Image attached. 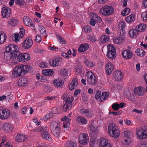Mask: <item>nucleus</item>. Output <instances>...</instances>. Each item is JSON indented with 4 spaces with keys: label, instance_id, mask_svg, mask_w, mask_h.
<instances>
[{
    "label": "nucleus",
    "instance_id": "nucleus-1",
    "mask_svg": "<svg viewBox=\"0 0 147 147\" xmlns=\"http://www.w3.org/2000/svg\"><path fill=\"white\" fill-rule=\"evenodd\" d=\"M32 68L27 65H19L16 67L13 72V75L15 77L22 76L31 71Z\"/></svg>",
    "mask_w": 147,
    "mask_h": 147
},
{
    "label": "nucleus",
    "instance_id": "nucleus-2",
    "mask_svg": "<svg viewBox=\"0 0 147 147\" xmlns=\"http://www.w3.org/2000/svg\"><path fill=\"white\" fill-rule=\"evenodd\" d=\"M108 131L111 136L115 138H118L120 134L117 126L113 123H111L109 125Z\"/></svg>",
    "mask_w": 147,
    "mask_h": 147
},
{
    "label": "nucleus",
    "instance_id": "nucleus-3",
    "mask_svg": "<svg viewBox=\"0 0 147 147\" xmlns=\"http://www.w3.org/2000/svg\"><path fill=\"white\" fill-rule=\"evenodd\" d=\"M86 78L87 83L90 85L95 86L98 81L97 78L95 74L91 71L87 72L86 75Z\"/></svg>",
    "mask_w": 147,
    "mask_h": 147
},
{
    "label": "nucleus",
    "instance_id": "nucleus-4",
    "mask_svg": "<svg viewBox=\"0 0 147 147\" xmlns=\"http://www.w3.org/2000/svg\"><path fill=\"white\" fill-rule=\"evenodd\" d=\"M63 99L65 102L63 106V109L64 111H65L68 109H71L72 107V102L74 100L73 97L70 96L68 97L66 96L65 97L64 95Z\"/></svg>",
    "mask_w": 147,
    "mask_h": 147
},
{
    "label": "nucleus",
    "instance_id": "nucleus-5",
    "mask_svg": "<svg viewBox=\"0 0 147 147\" xmlns=\"http://www.w3.org/2000/svg\"><path fill=\"white\" fill-rule=\"evenodd\" d=\"M114 11L113 8L112 6L106 5L100 9V13L102 15L109 16L113 13Z\"/></svg>",
    "mask_w": 147,
    "mask_h": 147
},
{
    "label": "nucleus",
    "instance_id": "nucleus-6",
    "mask_svg": "<svg viewBox=\"0 0 147 147\" xmlns=\"http://www.w3.org/2000/svg\"><path fill=\"white\" fill-rule=\"evenodd\" d=\"M138 138L140 140L147 138V128H139L136 132Z\"/></svg>",
    "mask_w": 147,
    "mask_h": 147
},
{
    "label": "nucleus",
    "instance_id": "nucleus-7",
    "mask_svg": "<svg viewBox=\"0 0 147 147\" xmlns=\"http://www.w3.org/2000/svg\"><path fill=\"white\" fill-rule=\"evenodd\" d=\"M116 50L114 47L111 45H107V56L110 59H113L115 57Z\"/></svg>",
    "mask_w": 147,
    "mask_h": 147
},
{
    "label": "nucleus",
    "instance_id": "nucleus-8",
    "mask_svg": "<svg viewBox=\"0 0 147 147\" xmlns=\"http://www.w3.org/2000/svg\"><path fill=\"white\" fill-rule=\"evenodd\" d=\"M17 58L18 60L19 61H25L29 60L30 58V55L27 53H21L19 52L15 55V59Z\"/></svg>",
    "mask_w": 147,
    "mask_h": 147
},
{
    "label": "nucleus",
    "instance_id": "nucleus-9",
    "mask_svg": "<svg viewBox=\"0 0 147 147\" xmlns=\"http://www.w3.org/2000/svg\"><path fill=\"white\" fill-rule=\"evenodd\" d=\"M6 50L8 51L14 55H15L19 52V49L18 47L13 44H10L6 47Z\"/></svg>",
    "mask_w": 147,
    "mask_h": 147
},
{
    "label": "nucleus",
    "instance_id": "nucleus-10",
    "mask_svg": "<svg viewBox=\"0 0 147 147\" xmlns=\"http://www.w3.org/2000/svg\"><path fill=\"white\" fill-rule=\"evenodd\" d=\"M101 93L100 91L96 90L95 93V98L97 100L100 98V101L102 102L109 96V94L107 92H103L102 94Z\"/></svg>",
    "mask_w": 147,
    "mask_h": 147
},
{
    "label": "nucleus",
    "instance_id": "nucleus-11",
    "mask_svg": "<svg viewBox=\"0 0 147 147\" xmlns=\"http://www.w3.org/2000/svg\"><path fill=\"white\" fill-rule=\"evenodd\" d=\"M33 41L31 38L30 37H27L22 43V47L25 49L30 48L32 46Z\"/></svg>",
    "mask_w": 147,
    "mask_h": 147
},
{
    "label": "nucleus",
    "instance_id": "nucleus-12",
    "mask_svg": "<svg viewBox=\"0 0 147 147\" xmlns=\"http://www.w3.org/2000/svg\"><path fill=\"white\" fill-rule=\"evenodd\" d=\"M89 128L91 131L89 135L91 137H94L96 134L99 133L98 127L94 124L91 123L89 125Z\"/></svg>",
    "mask_w": 147,
    "mask_h": 147
},
{
    "label": "nucleus",
    "instance_id": "nucleus-13",
    "mask_svg": "<svg viewBox=\"0 0 147 147\" xmlns=\"http://www.w3.org/2000/svg\"><path fill=\"white\" fill-rule=\"evenodd\" d=\"M89 141V138L87 135L85 133L80 134L79 136V143L83 145L88 143Z\"/></svg>",
    "mask_w": 147,
    "mask_h": 147
},
{
    "label": "nucleus",
    "instance_id": "nucleus-14",
    "mask_svg": "<svg viewBox=\"0 0 147 147\" xmlns=\"http://www.w3.org/2000/svg\"><path fill=\"white\" fill-rule=\"evenodd\" d=\"M10 112L8 109H0V119L3 120L7 119L10 116Z\"/></svg>",
    "mask_w": 147,
    "mask_h": 147
},
{
    "label": "nucleus",
    "instance_id": "nucleus-15",
    "mask_svg": "<svg viewBox=\"0 0 147 147\" xmlns=\"http://www.w3.org/2000/svg\"><path fill=\"white\" fill-rule=\"evenodd\" d=\"M28 140V137L26 135L22 134H18L16 137V140L19 142H23L26 141Z\"/></svg>",
    "mask_w": 147,
    "mask_h": 147
},
{
    "label": "nucleus",
    "instance_id": "nucleus-16",
    "mask_svg": "<svg viewBox=\"0 0 147 147\" xmlns=\"http://www.w3.org/2000/svg\"><path fill=\"white\" fill-rule=\"evenodd\" d=\"M119 37L118 38H113V42L116 44H121L125 40V35L120 33Z\"/></svg>",
    "mask_w": 147,
    "mask_h": 147
},
{
    "label": "nucleus",
    "instance_id": "nucleus-17",
    "mask_svg": "<svg viewBox=\"0 0 147 147\" xmlns=\"http://www.w3.org/2000/svg\"><path fill=\"white\" fill-rule=\"evenodd\" d=\"M145 88L142 86L136 87L134 89V93L139 96H142L144 94Z\"/></svg>",
    "mask_w": 147,
    "mask_h": 147
},
{
    "label": "nucleus",
    "instance_id": "nucleus-18",
    "mask_svg": "<svg viewBox=\"0 0 147 147\" xmlns=\"http://www.w3.org/2000/svg\"><path fill=\"white\" fill-rule=\"evenodd\" d=\"M11 9L9 8L4 7L2 8V16L5 18H8L9 17L10 14Z\"/></svg>",
    "mask_w": 147,
    "mask_h": 147
},
{
    "label": "nucleus",
    "instance_id": "nucleus-19",
    "mask_svg": "<svg viewBox=\"0 0 147 147\" xmlns=\"http://www.w3.org/2000/svg\"><path fill=\"white\" fill-rule=\"evenodd\" d=\"M106 70L107 74L110 75L114 68V65L111 63H109L106 65Z\"/></svg>",
    "mask_w": 147,
    "mask_h": 147
},
{
    "label": "nucleus",
    "instance_id": "nucleus-20",
    "mask_svg": "<svg viewBox=\"0 0 147 147\" xmlns=\"http://www.w3.org/2000/svg\"><path fill=\"white\" fill-rule=\"evenodd\" d=\"M4 59L7 60H13L15 59V56L8 51H6L4 53Z\"/></svg>",
    "mask_w": 147,
    "mask_h": 147
},
{
    "label": "nucleus",
    "instance_id": "nucleus-21",
    "mask_svg": "<svg viewBox=\"0 0 147 147\" xmlns=\"http://www.w3.org/2000/svg\"><path fill=\"white\" fill-rule=\"evenodd\" d=\"M59 57H56L53 59L50 60L49 63L51 66H57L59 65L60 60Z\"/></svg>",
    "mask_w": 147,
    "mask_h": 147
},
{
    "label": "nucleus",
    "instance_id": "nucleus-22",
    "mask_svg": "<svg viewBox=\"0 0 147 147\" xmlns=\"http://www.w3.org/2000/svg\"><path fill=\"white\" fill-rule=\"evenodd\" d=\"M119 29L120 30V33L124 35L125 34V23L124 21L120 22L118 24Z\"/></svg>",
    "mask_w": 147,
    "mask_h": 147
},
{
    "label": "nucleus",
    "instance_id": "nucleus-23",
    "mask_svg": "<svg viewBox=\"0 0 147 147\" xmlns=\"http://www.w3.org/2000/svg\"><path fill=\"white\" fill-rule=\"evenodd\" d=\"M2 129L6 132H10L13 130V127L10 123H5L3 125Z\"/></svg>",
    "mask_w": 147,
    "mask_h": 147
},
{
    "label": "nucleus",
    "instance_id": "nucleus-24",
    "mask_svg": "<svg viewBox=\"0 0 147 147\" xmlns=\"http://www.w3.org/2000/svg\"><path fill=\"white\" fill-rule=\"evenodd\" d=\"M123 56L126 59L131 58L132 56V53L129 50H124L122 53Z\"/></svg>",
    "mask_w": 147,
    "mask_h": 147
},
{
    "label": "nucleus",
    "instance_id": "nucleus-25",
    "mask_svg": "<svg viewBox=\"0 0 147 147\" xmlns=\"http://www.w3.org/2000/svg\"><path fill=\"white\" fill-rule=\"evenodd\" d=\"M113 76L116 80L119 81L122 79L123 74L120 71H116L114 72Z\"/></svg>",
    "mask_w": 147,
    "mask_h": 147
},
{
    "label": "nucleus",
    "instance_id": "nucleus-26",
    "mask_svg": "<svg viewBox=\"0 0 147 147\" xmlns=\"http://www.w3.org/2000/svg\"><path fill=\"white\" fill-rule=\"evenodd\" d=\"M80 111L82 114L88 117H90L92 116V113L90 110L85 109H82Z\"/></svg>",
    "mask_w": 147,
    "mask_h": 147
},
{
    "label": "nucleus",
    "instance_id": "nucleus-27",
    "mask_svg": "<svg viewBox=\"0 0 147 147\" xmlns=\"http://www.w3.org/2000/svg\"><path fill=\"white\" fill-rule=\"evenodd\" d=\"M99 145L100 147H105L109 143L107 140L104 138H101L99 140Z\"/></svg>",
    "mask_w": 147,
    "mask_h": 147
},
{
    "label": "nucleus",
    "instance_id": "nucleus-28",
    "mask_svg": "<svg viewBox=\"0 0 147 147\" xmlns=\"http://www.w3.org/2000/svg\"><path fill=\"white\" fill-rule=\"evenodd\" d=\"M24 22L26 26H33V24L32 23V20L29 17L27 16H24L23 18Z\"/></svg>",
    "mask_w": 147,
    "mask_h": 147
},
{
    "label": "nucleus",
    "instance_id": "nucleus-29",
    "mask_svg": "<svg viewBox=\"0 0 147 147\" xmlns=\"http://www.w3.org/2000/svg\"><path fill=\"white\" fill-rule=\"evenodd\" d=\"M28 82L27 79L26 78H22L18 81V84L20 86H25Z\"/></svg>",
    "mask_w": 147,
    "mask_h": 147
},
{
    "label": "nucleus",
    "instance_id": "nucleus-30",
    "mask_svg": "<svg viewBox=\"0 0 147 147\" xmlns=\"http://www.w3.org/2000/svg\"><path fill=\"white\" fill-rule=\"evenodd\" d=\"M41 136L45 140H51V139L50 136V134L47 131L41 134Z\"/></svg>",
    "mask_w": 147,
    "mask_h": 147
},
{
    "label": "nucleus",
    "instance_id": "nucleus-31",
    "mask_svg": "<svg viewBox=\"0 0 147 147\" xmlns=\"http://www.w3.org/2000/svg\"><path fill=\"white\" fill-rule=\"evenodd\" d=\"M61 128L60 127L51 130V131L52 134L55 137H56L59 136L61 133Z\"/></svg>",
    "mask_w": 147,
    "mask_h": 147
},
{
    "label": "nucleus",
    "instance_id": "nucleus-32",
    "mask_svg": "<svg viewBox=\"0 0 147 147\" xmlns=\"http://www.w3.org/2000/svg\"><path fill=\"white\" fill-rule=\"evenodd\" d=\"M138 32L136 29H132L129 30V34L131 38L136 37L138 35Z\"/></svg>",
    "mask_w": 147,
    "mask_h": 147
},
{
    "label": "nucleus",
    "instance_id": "nucleus-33",
    "mask_svg": "<svg viewBox=\"0 0 147 147\" xmlns=\"http://www.w3.org/2000/svg\"><path fill=\"white\" fill-rule=\"evenodd\" d=\"M53 82V84L57 88L61 87L63 86V82L62 80H55Z\"/></svg>",
    "mask_w": 147,
    "mask_h": 147
},
{
    "label": "nucleus",
    "instance_id": "nucleus-34",
    "mask_svg": "<svg viewBox=\"0 0 147 147\" xmlns=\"http://www.w3.org/2000/svg\"><path fill=\"white\" fill-rule=\"evenodd\" d=\"M109 37L107 35H104L101 36L100 38V43H104L109 41Z\"/></svg>",
    "mask_w": 147,
    "mask_h": 147
},
{
    "label": "nucleus",
    "instance_id": "nucleus-35",
    "mask_svg": "<svg viewBox=\"0 0 147 147\" xmlns=\"http://www.w3.org/2000/svg\"><path fill=\"white\" fill-rule=\"evenodd\" d=\"M146 28L145 25L144 24H141L136 26V29L138 32L144 31Z\"/></svg>",
    "mask_w": 147,
    "mask_h": 147
},
{
    "label": "nucleus",
    "instance_id": "nucleus-36",
    "mask_svg": "<svg viewBox=\"0 0 147 147\" xmlns=\"http://www.w3.org/2000/svg\"><path fill=\"white\" fill-rule=\"evenodd\" d=\"M89 46L87 44H82L79 47L78 50L80 51L84 52L88 49Z\"/></svg>",
    "mask_w": 147,
    "mask_h": 147
},
{
    "label": "nucleus",
    "instance_id": "nucleus-37",
    "mask_svg": "<svg viewBox=\"0 0 147 147\" xmlns=\"http://www.w3.org/2000/svg\"><path fill=\"white\" fill-rule=\"evenodd\" d=\"M8 25L9 26H14L17 24L18 21L17 19L12 18L9 19L8 22Z\"/></svg>",
    "mask_w": 147,
    "mask_h": 147
},
{
    "label": "nucleus",
    "instance_id": "nucleus-38",
    "mask_svg": "<svg viewBox=\"0 0 147 147\" xmlns=\"http://www.w3.org/2000/svg\"><path fill=\"white\" fill-rule=\"evenodd\" d=\"M0 32L1 33H0V44H1L5 42L7 36L5 34L4 32Z\"/></svg>",
    "mask_w": 147,
    "mask_h": 147
},
{
    "label": "nucleus",
    "instance_id": "nucleus-39",
    "mask_svg": "<svg viewBox=\"0 0 147 147\" xmlns=\"http://www.w3.org/2000/svg\"><path fill=\"white\" fill-rule=\"evenodd\" d=\"M125 20L128 23L132 22L135 20V16L133 14L131 15L126 17Z\"/></svg>",
    "mask_w": 147,
    "mask_h": 147
},
{
    "label": "nucleus",
    "instance_id": "nucleus-40",
    "mask_svg": "<svg viewBox=\"0 0 147 147\" xmlns=\"http://www.w3.org/2000/svg\"><path fill=\"white\" fill-rule=\"evenodd\" d=\"M50 127L51 130L60 127L59 124L55 121L52 122L51 123Z\"/></svg>",
    "mask_w": 147,
    "mask_h": 147
},
{
    "label": "nucleus",
    "instance_id": "nucleus-41",
    "mask_svg": "<svg viewBox=\"0 0 147 147\" xmlns=\"http://www.w3.org/2000/svg\"><path fill=\"white\" fill-rule=\"evenodd\" d=\"M43 74L46 76H51L53 74V71L51 69H46L42 70Z\"/></svg>",
    "mask_w": 147,
    "mask_h": 147
},
{
    "label": "nucleus",
    "instance_id": "nucleus-42",
    "mask_svg": "<svg viewBox=\"0 0 147 147\" xmlns=\"http://www.w3.org/2000/svg\"><path fill=\"white\" fill-rule=\"evenodd\" d=\"M136 52L138 55L140 56H144L145 54V52L142 49H137Z\"/></svg>",
    "mask_w": 147,
    "mask_h": 147
},
{
    "label": "nucleus",
    "instance_id": "nucleus-43",
    "mask_svg": "<svg viewBox=\"0 0 147 147\" xmlns=\"http://www.w3.org/2000/svg\"><path fill=\"white\" fill-rule=\"evenodd\" d=\"M77 121L79 123L82 124H86L87 121L85 118L81 117H78L77 118Z\"/></svg>",
    "mask_w": 147,
    "mask_h": 147
},
{
    "label": "nucleus",
    "instance_id": "nucleus-44",
    "mask_svg": "<svg viewBox=\"0 0 147 147\" xmlns=\"http://www.w3.org/2000/svg\"><path fill=\"white\" fill-rule=\"evenodd\" d=\"M66 147H76V143L71 141H68L65 144Z\"/></svg>",
    "mask_w": 147,
    "mask_h": 147
},
{
    "label": "nucleus",
    "instance_id": "nucleus-45",
    "mask_svg": "<svg viewBox=\"0 0 147 147\" xmlns=\"http://www.w3.org/2000/svg\"><path fill=\"white\" fill-rule=\"evenodd\" d=\"M84 63L87 66L90 67H93L95 64L94 63L89 62L87 59H85Z\"/></svg>",
    "mask_w": 147,
    "mask_h": 147
},
{
    "label": "nucleus",
    "instance_id": "nucleus-46",
    "mask_svg": "<svg viewBox=\"0 0 147 147\" xmlns=\"http://www.w3.org/2000/svg\"><path fill=\"white\" fill-rule=\"evenodd\" d=\"M96 22L100 23L101 22L102 19L100 17L97 15L93 13V16L92 17Z\"/></svg>",
    "mask_w": 147,
    "mask_h": 147
},
{
    "label": "nucleus",
    "instance_id": "nucleus-47",
    "mask_svg": "<svg viewBox=\"0 0 147 147\" xmlns=\"http://www.w3.org/2000/svg\"><path fill=\"white\" fill-rule=\"evenodd\" d=\"M57 37L58 39V41L62 44H66V42L62 36H59V34H57Z\"/></svg>",
    "mask_w": 147,
    "mask_h": 147
},
{
    "label": "nucleus",
    "instance_id": "nucleus-48",
    "mask_svg": "<svg viewBox=\"0 0 147 147\" xmlns=\"http://www.w3.org/2000/svg\"><path fill=\"white\" fill-rule=\"evenodd\" d=\"M130 9L129 8H126L125 9L121 12L122 15L124 16H125L128 15L130 12Z\"/></svg>",
    "mask_w": 147,
    "mask_h": 147
},
{
    "label": "nucleus",
    "instance_id": "nucleus-49",
    "mask_svg": "<svg viewBox=\"0 0 147 147\" xmlns=\"http://www.w3.org/2000/svg\"><path fill=\"white\" fill-rule=\"evenodd\" d=\"M39 132L44 133L45 131H47L48 129V127L46 126H42L38 127Z\"/></svg>",
    "mask_w": 147,
    "mask_h": 147
},
{
    "label": "nucleus",
    "instance_id": "nucleus-50",
    "mask_svg": "<svg viewBox=\"0 0 147 147\" xmlns=\"http://www.w3.org/2000/svg\"><path fill=\"white\" fill-rule=\"evenodd\" d=\"M75 68L76 72L78 73L82 72L83 68L80 64H77Z\"/></svg>",
    "mask_w": 147,
    "mask_h": 147
},
{
    "label": "nucleus",
    "instance_id": "nucleus-51",
    "mask_svg": "<svg viewBox=\"0 0 147 147\" xmlns=\"http://www.w3.org/2000/svg\"><path fill=\"white\" fill-rule=\"evenodd\" d=\"M70 124V122L69 120L64 122L63 123V127L64 129L65 130H67Z\"/></svg>",
    "mask_w": 147,
    "mask_h": 147
},
{
    "label": "nucleus",
    "instance_id": "nucleus-52",
    "mask_svg": "<svg viewBox=\"0 0 147 147\" xmlns=\"http://www.w3.org/2000/svg\"><path fill=\"white\" fill-rule=\"evenodd\" d=\"M84 31L87 33H89L92 31V29L91 27L90 26H86L83 28Z\"/></svg>",
    "mask_w": 147,
    "mask_h": 147
},
{
    "label": "nucleus",
    "instance_id": "nucleus-53",
    "mask_svg": "<svg viewBox=\"0 0 147 147\" xmlns=\"http://www.w3.org/2000/svg\"><path fill=\"white\" fill-rule=\"evenodd\" d=\"M141 16L144 21L146 22H147V12L146 11L143 12L142 13Z\"/></svg>",
    "mask_w": 147,
    "mask_h": 147
},
{
    "label": "nucleus",
    "instance_id": "nucleus-54",
    "mask_svg": "<svg viewBox=\"0 0 147 147\" xmlns=\"http://www.w3.org/2000/svg\"><path fill=\"white\" fill-rule=\"evenodd\" d=\"M124 141L123 142V143L125 145H128L131 142V139L130 138H124Z\"/></svg>",
    "mask_w": 147,
    "mask_h": 147
},
{
    "label": "nucleus",
    "instance_id": "nucleus-55",
    "mask_svg": "<svg viewBox=\"0 0 147 147\" xmlns=\"http://www.w3.org/2000/svg\"><path fill=\"white\" fill-rule=\"evenodd\" d=\"M60 74L61 76H65L67 74V70L66 69H63L61 70Z\"/></svg>",
    "mask_w": 147,
    "mask_h": 147
},
{
    "label": "nucleus",
    "instance_id": "nucleus-56",
    "mask_svg": "<svg viewBox=\"0 0 147 147\" xmlns=\"http://www.w3.org/2000/svg\"><path fill=\"white\" fill-rule=\"evenodd\" d=\"M112 108L114 111H116L119 108V104L118 103L113 104L112 105Z\"/></svg>",
    "mask_w": 147,
    "mask_h": 147
},
{
    "label": "nucleus",
    "instance_id": "nucleus-57",
    "mask_svg": "<svg viewBox=\"0 0 147 147\" xmlns=\"http://www.w3.org/2000/svg\"><path fill=\"white\" fill-rule=\"evenodd\" d=\"M45 116V119L48 120L51 117H53L54 116V115L53 113L51 112L49 113L48 114H47Z\"/></svg>",
    "mask_w": 147,
    "mask_h": 147
},
{
    "label": "nucleus",
    "instance_id": "nucleus-58",
    "mask_svg": "<svg viewBox=\"0 0 147 147\" xmlns=\"http://www.w3.org/2000/svg\"><path fill=\"white\" fill-rule=\"evenodd\" d=\"M16 3L20 6L24 4L25 2L24 0H16Z\"/></svg>",
    "mask_w": 147,
    "mask_h": 147
},
{
    "label": "nucleus",
    "instance_id": "nucleus-59",
    "mask_svg": "<svg viewBox=\"0 0 147 147\" xmlns=\"http://www.w3.org/2000/svg\"><path fill=\"white\" fill-rule=\"evenodd\" d=\"M122 113V111H119L117 112H110L109 113V114L111 115L112 114H113L114 115H121Z\"/></svg>",
    "mask_w": 147,
    "mask_h": 147
},
{
    "label": "nucleus",
    "instance_id": "nucleus-60",
    "mask_svg": "<svg viewBox=\"0 0 147 147\" xmlns=\"http://www.w3.org/2000/svg\"><path fill=\"white\" fill-rule=\"evenodd\" d=\"M130 133L128 131H125L124 132V138H130Z\"/></svg>",
    "mask_w": 147,
    "mask_h": 147
},
{
    "label": "nucleus",
    "instance_id": "nucleus-61",
    "mask_svg": "<svg viewBox=\"0 0 147 147\" xmlns=\"http://www.w3.org/2000/svg\"><path fill=\"white\" fill-rule=\"evenodd\" d=\"M130 96L128 97V98L129 100L131 101H133L135 99V97L133 94H131V93L129 92Z\"/></svg>",
    "mask_w": 147,
    "mask_h": 147
},
{
    "label": "nucleus",
    "instance_id": "nucleus-62",
    "mask_svg": "<svg viewBox=\"0 0 147 147\" xmlns=\"http://www.w3.org/2000/svg\"><path fill=\"white\" fill-rule=\"evenodd\" d=\"M88 39L92 42H93L96 41L94 37L93 36H91L89 35L88 36Z\"/></svg>",
    "mask_w": 147,
    "mask_h": 147
},
{
    "label": "nucleus",
    "instance_id": "nucleus-63",
    "mask_svg": "<svg viewBox=\"0 0 147 147\" xmlns=\"http://www.w3.org/2000/svg\"><path fill=\"white\" fill-rule=\"evenodd\" d=\"M77 80V78H74L71 83L73 85L75 86V87H76L77 85L78 84Z\"/></svg>",
    "mask_w": 147,
    "mask_h": 147
},
{
    "label": "nucleus",
    "instance_id": "nucleus-64",
    "mask_svg": "<svg viewBox=\"0 0 147 147\" xmlns=\"http://www.w3.org/2000/svg\"><path fill=\"white\" fill-rule=\"evenodd\" d=\"M95 141L94 139L93 138H91L90 140V145L91 147H94L95 144Z\"/></svg>",
    "mask_w": 147,
    "mask_h": 147
}]
</instances>
